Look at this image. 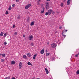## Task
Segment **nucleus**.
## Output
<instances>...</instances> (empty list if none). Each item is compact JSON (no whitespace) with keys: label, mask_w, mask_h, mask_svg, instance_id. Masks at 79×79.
Wrapping results in <instances>:
<instances>
[{"label":"nucleus","mask_w":79,"mask_h":79,"mask_svg":"<svg viewBox=\"0 0 79 79\" xmlns=\"http://www.w3.org/2000/svg\"><path fill=\"white\" fill-rule=\"evenodd\" d=\"M75 56H76V57H77V56H78V54H77Z\"/></svg>","instance_id":"e433bc0d"},{"label":"nucleus","mask_w":79,"mask_h":79,"mask_svg":"<svg viewBox=\"0 0 79 79\" xmlns=\"http://www.w3.org/2000/svg\"><path fill=\"white\" fill-rule=\"evenodd\" d=\"M34 21L32 22L30 24L31 26H33L34 24Z\"/></svg>","instance_id":"f8f14e48"},{"label":"nucleus","mask_w":79,"mask_h":79,"mask_svg":"<svg viewBox=\"0 0 79 79\" xmlns=\"http://www.w3.org/2000/svg\"><path fill=\"white\" fill-rule=\"evenodd\" d=\"M16 64V62H15V61L13 60L11 61V64Z\"/></svg>","instance_id":"1a4fd4ad"},{"label":"nucleus","mask_w":79,"mask_h":79,"mask_svg":"<svg viewBox=\"0 0 79 79\" xmlns=\"http://www.w3.org/2000/svg\"><path fill=\"white\" fill-rule=\"evenodd\" d=\"M16 2H19V0H16Z\"/></svg>","instance_id":"4c0bfd02"},{"label":"nucleus","mask_w":79,"mask_h":79,"mask_svg":"<svg viewBox=\"0 0 79 79\" xmlns=\"http://www.w3.org/2000/svg\"><path fill=\"white\" fill-rule=\"evenodd\" d=\"M17 18L18 19H19L20 18V15L18 16L17 17Z\"/></svg>","instance_id":"c756f323"},{"label":"nucleus","mask_w":79,"mask_h":79,"mask_svg":"<svg viewBox=\"0 0 79 79\" xmlns=\"http://www.w3.org/2000/svg\"><path fill=\"white\" fill-rule=\"evenodd\" d=\"M19 69H21V68H22V66H23V64H22V63L21 62H20L19 63Z\"/></svg>","instance_id":"39448f33"},{"label":"nucleus","mask_w":79,"mask_h":79,"mask_svg":"<svg viewBox=\"0 0 79 79\" xmlns=\"http://www.w3.org/2000/svg\"><path fill=\"white\" fill-rule=\"evenodd\" d=\"M33 37L34 36L33 35H31L30 36V37H29L28 38V39L30 40H31L32 39H33Z\"/></svg>","instance_id":"0eeeda50"},{"label":"nucleus","mask_w":79,"mask_h":79,"mask_svg":"<svg viewBox=\"0 0 79 79\" xmlns=\"http://www.w3.org/2000/svg\"><path fill=\"white\" fill-rule=\"evenodd\" d=\"M17 34H18V32H15V33H14L15 35H17Z\"/></svg>","instance_id":"72a5a7b5"},{"label":"nucleus","mask_w":79,"mask_h":79,"mask_svg":"<svg viewBox=\"0 0 79 79\" xmlns=\"http://www.w3.org/2000/svg\"><path fill=\"white\" fill-rule=\"evenodd\" d=\"M52 61H53V60H55V57H52Z\"/></svg>","instance_id":"b1692460"},{"label":"nucleus","mask_w":79,"mask_h":79,"mask_svg":"<svg viewBox=\"0 0 79 79\" xmlns=\"http://www.w3.org/2000/svg\"><path fill=\"white\" fill-rule=\"evenodd\" d=\"M51 47L52 48H55L56 47V44L55 43H53L51 45Z\"/></svg>","instance_id":"7ed1b4c3"},{"label":"nucleus","mask_w":79,"mask_h":79,"mask_svg":"<svg viewBox=\"0 0 79 79\" xmlns=\"http://www.w3.org/2000/svg\"><path fill=\"white\" fill-rule=\"evenodd\" d=\"M70 2H71V0H68L67 4V5H69L70 4Z\"/></svg>","instance_id":"423d86ee"},{"label":"nucleus","mask_w":79,"mask_h":79,"mask_svg":"<svg viewBox=\"0 0 79 79\" xmlns=\"http://www.w3.org/2000/svg\"><path fill=\"white\" fill-rule=\"evenodd\" d=\"M44 13V10H42L41 11V14H42V13Z\"/></svg>","instance_id":"bb28decb"},{"label":"nucleus","mask_w":79,"mask_h":79,"mask_svg":"<svg viewBox=\"0 0 79 79\" xmlns=\"http://www.w3.org/2000/svg\"><path fill=\"white\" fill-rule=\"evenodd\" d=\"M62 28H63V27H62L60 26V27H59V29H62Z\"/></svg>","instance_id":"ea45409f"},{"label":"nucleus","mask_w":79,"mask_h":79,"mask_svg":"<svg viewBox=\"0 0 79 79\" xmlns=\"http://www.w3.org/2000/svg\"><path fill=\"white\" fill-rule=\"evenodd\" d=\"M3 32H1V34H0V36H3Z\"/></svg>","instance_id":"a211bd4d"},{"label":"nucleus","mask_w":79,"mask_h":79,"mask_svg":"<svg viewBox=\"0 0 79 79\" xmlns=\"http://www.w3.org/2000/svg\"><path fill=\"white\" fill-rule=\"evenodd\" d=\"M61 6H63V3H61L60 4Z\"/></svg>","instance_id":"c85d7f7f"},{"label":"nucleus","mask_w":79,"mask_h":79,"mask_svg":"<svg viewBox=\"0 0 79 79\" xmlns=\"http://www.w3.org/2000/svg\"><path fill=\"white\" fill-rule=\"evenodd\" d=\"M67 31H68V30L66 29L64 30L63 31V32H67Z\"/></svg>","instance_id":"4be33fe9"},{"label":"nucleus","mask_w":79,"mask_h":79,"mask_svg":"<svg viewBox=\"0 0 79 79\" xmlns=\"http://www.w3.org/2000/svg\"><path fill=\"white\" fill-rule=\"evenodd\" d=\"M43 8H44V7H43Z\"/></svg>","instance_id":"603ef678"},{"label":"nucleus","mask_w":79,"mask_h":79,"mask_svg":"<svg viewBox=\"0 0 79 79\" xmlns=\"http://www.w3.org/2000/svg\"><path fill=\"white\" fill-rule=\"evenodd\" d=\"M28 20H29V19H28Z\"/></svg>","instance_id":"3c124183"},{"label":"nucleus","mask_w":79,"mask_h":79,"mask_svg":"<svg viewBox=\"0 0 79 79\" xmlns=\"http://www.w3.org/2000/svg\"><path fill=\"white\" fill-rule=\"evenodd\" d=\"M62 36H64V38H65V37H66V36L64 35V32H63L62 34Z\"/></svg>","instance_id":"2eb2a0df"},{"label":"nucleus","mask_w":79,"mask_h":79,"mask_svg":"<svg viewBox=\"0 0 79 79\" xmlns=\"http://www.w3.org/2000/svg\"><path fill=\"white\" fill-rule=\"evenodd\" d=\"M36 79H40V78H37Z\"/></svg>","instance_id":"de8ad7c7"},{"label":"nucleus","mask_w":79,"mask_h":79,"mask_svg":"<svg viewBox=\"0 0 79 79\" xmlns=\"http://www.w3.org/2000/svg\"><path fill=\"white\" fill-rule=\"evenodd\" d=\"M40 2V0H38V1H37V3L38 5H40V3H39Z\"/></svg>","instance_id":"4468645a"},{"label":"nucleus","mask_w":79,"mask_h":79,"mask_svg":"<svg viewBox=\"0 0 79 79\" xmlns=\"http://www.w3.org/2000/svg\"><path fill=\"white\" fill-rule=\"evenodd\" d=\"M11 79H16L15 77H12Z\"/></svg>","instance_id":"37998d69"},{"label":"nucleus","mask_w":79,"mask_h":79,"mask_svg":"<svg viewBox=\"0 0 79 79\" xmlns=\"http://www.w3.org/2000/svg\"><path fill=\"white\" fill-rule=\"evenodd\" d=\"M1 62H2V63H3V61H4V59H1Z\"/></svg>","instance_id":"5701e85b"},{"label":"nucleus","mask_w":79,"mask_h":79,"mask_svg":"<svg viewBox=\"0 0 79 79\" xmlns=\"http://www.w3.org/2000/svg\"><path fill=\"white\" fill-rule=\"evenodd\" d=\"M37 54H36L34 55L33 57V58L34 60H35V57H36V56H37Z\"/></svg>","instance_id":"9d476101"},{"label":"nucleus","mask_w":79,"mask_h":79,"mask_svg":"<svg viewBox=\"0 0 79 79\" xmlns=\"http://www.w3.org/2000/svg\"><path fill=\"white\" fill-rule=\"evenodd\" d=\"M47 44L48 45V44H49V43L48 42V43H47Z\"/></svg>","instance_id":"49530a36"},{"label":"nucleus","mask_w":79,"mask_h":79,"mask_svg":"<svg viewBox=\"0 0 79 79\" xmlns=\"http://www.w3.org/2000/svg\"><path fill=\"white\" fill-rule=\"evenodd\" d=\"M50 53H47L46 54V56H49V55H50Z\"/></svg>","instance_id":"dca6fc26"},{"label":"nucleus","mask_w":79,"mask_h":79,"mask_svg":"<svg viewBox=\"0 0 79 79\" xmlns=\"http://www.w3.org/2000/svg\"><path fill=\"white\" fill-rule=\"evenodd\" d=\"M23 58H24L25 59H26L27 57L25 55H24L23 56Z\"/></svg>","instance_id":"f3484780"},{"label":"nucleus","mask_w":79,"mask_h":79,"mask_svg":"<svg viewBox=\"0 0 79 79\" xmlns=\"http://www.w3.org/2000/svg\"><path fill=\"white\" fill-rule=\"evenodd\" d=\"M53 10L52 9H49L48 10V15H51V13L52 12Z\"/></svg>","instance_id":"20e7f679"},{"label":"nucleus","mask_w":79,"mask_h":79,"mask_svg":"<svg viewBox=\"0 0 79 79\" xmlns=\"http://www.w3.org/2000/svg\"><path fill=\"white\" fill-rule=\"evenodd\" d=\"M15 25H14L12 27L13 28H15Z\"/></svg>","instance_id":"f704fd0d"},{"label":"nucleus","mask_w":79,"mask_h":79,"mask_svg":"<svg viewBox=\"0 0 79 79\" xmlns=\"http://www.w3.org/2000/svg\"><path fill=\"white\" fill-rule=\"evenodd\" d=\"M31 46H34V43H32L31 44Z\"/></svg>","instance_id":"473e14b6"},{"label":"nucleus","mask_w":79,"mask_h":79,"mask_svg":"<svg viewBox=\"0 0 79 79\" xmlns=\"http://www.w3.org/2000/svg\"><path fill=\"white\" fill-rule=\"evenodd\" d=\"M54 14H55V12H53V13H52V14L53 15H54Z\"/></svg>","instance_id":"c03bdc74"},{"label":"nucleus","mask_w":79,"mask_h":79,"mask_svg":"<svg viewBox=\"0 0 79 79\" xmlns=\"http://www.w3.org/2000/svg\"><path fill=\"white\" fill-rule=\"evenodd\" d=\"M10 77H6L5 78V79H10Z\"/></svg>","instance_id":"393cba45"},{"label":"nucleus","mask_w":79,"mask_h":79,"mask_svg":"<svg viewBox=\"0 0 79 79\" xmlns=\"http://www.w3.org/2000/svg\"><path fill=\"white\" fill-rule=\"evenodd\" d=\"M28 20V19H27V20Z\"/></svg>","instance_id":"864d4df0"},{"label":"nucleus","mask_w":79,"mask_h":79,"mask_svg":"<svg viewBox=\"0 0 79 79\" xmlns=\"http://www.w3.org/2000/svg\"><path fill=\"white\" fill-rule=\"evenodd\" d=\"M23 37H26V35H23Z\"/></svg>","instance_id":"a19ab883"},{"label":"nucleus","mask_w":79,"mask_h":79,"mask_svg":"<svg viewBox=\"0 0 79 79\" xmlns=\"http://www.w3.org/2000/svg\"><path fill=\"white\" fill-rule=\"evenodd\" d=\"M31 6V4H29L27 5L25 7V9L26 10H27L30 6Z\"/></svg>","instance_id":"f03ea898"},{"label":"nucleus","mask_w":79,"mask_h":79,"mask_svg":"<svg viewBox=\"0 0 79 79\" xmlns=\"http://www.w3.org/2000/svg\"><path fill=\"white\" fill-rule=\"evenodd\" d=\"M6 33H5L3 37H4L5 38L6 37Z\"/></svg>","instance_id":"412c9836"},{"label":"nucleus","mask_w":79,"mask_h":79,"mask_svg":"<svg viewBox=\"0 0 79 79\" xmlns=\"http://www.w3.org/2000/svg\"><path fill=\"white\" fill-rule=\"evenodd\" d=\"M4 44L5 45H6V44H7V43H6V42H4Z\"/></svg>","instance_id":"c9c22d12"},{"label":"nucleus","mask_w":79,"mask_h":79,"mask_svg":"<svg viewBox=\"0 0 79 79\" xmlns=\"http://www.w3.org/2000/svg\"><path fill=\"white\" fill-rule=\"evenodd\" d=\"M15 4H13V5H12V6L13 7H14V6H15Z\"/></svg>","instance_id":"58836bf2"},{"label":"nucleus","mask_w":79,"mask_h":79,"mask_svg":"<svg viewBox=\"0 0 79 79\" xmlns=\"http://www.w3.org/2000/svg\"><path fill=\"white\" fill-rule=\"evenodd\" d=\"M44 49H42L40 51V53L41 54H44Z\"/></svg>","instance_id":"9b49d317"},{"label":"nucleus","mask_w":79,"mask_h":79,"mask_svg":"<svg viewBox=\"0 0 79 79\" xmlns=\"http://www.w3.org/2000/svg\"><path fill=\"white\" fill-rule=\"evenodd\" d=\"M8 11H6V15H8Z\"/></svg>","instance_id":"2f4dec72"},{"label":"nucleus","mask_w":79,"mask_h":79,"mask_svg":"<svg viewBox=\"0 0 79 79\" xmlns=\"http://www.w3.org/2000/svg\"><path fill=\"white\" fill-rule=\"evenodd\" d=\"M2 56L3 57H5V54H2Z\"/></svg>","instance_id":"7c9ffc66"},{"label":"nucleus","mask_w":79,"mask_h":79,"mask_svg":"<svg viewBox=\"0 0 79 79\" xmlns=\"http://www.w3.org/2000/svg\"><path fill=\"white\" fill-rule=\"evenodd\" d=\"M3 54H0V55L1 56V55H2V56Z\"/></svg>","instance_id":"a18cd8bd"},{"label":"nucleus","mask_w":79,"mask_h":79,"mask_svg":"<svg viewBox=\"0 0 79 79\" xmlns=\"http://www.w3.org/2000/svg\"><path fill=\"white\" fill-rule=\"evenodd\" d=\"M46 10H48L49 9V3L48 2H46Z\"/></svg>","instance_id":"f257e3e1"},{"label":"nucleus","mask_w":79,"mask_h":79,"mask_svg":"<svg viewBox=\"0 0 79 79\" xmlns=\"http://www.w3.org/2000/svg\"><path fill=\"white\" fill-rule=\"evenodd\" d=\"M45 70L46 74H48V73H49V72H48V71L47 69L45 68Z\"/></svg>","instance_id":"6e6552de"},{"label":"nucleus","mask_w":79,"mask_h":79,"mask_svg":"<svg viewBox=\"0 0 79 79\" xmlns=\"http://www.w3.org/2000/svg\"><path fill=\"white\" fill-rule=\"evenodd\" d=\"M66 0H64L63 2H66Z\"/></svg>","instance_id":"79ce46f5"},{"label":"nucleus","mask_w":79,"mask_h":79,"mask_svg":"<svg viewBox=\"0 0 79 79\" xmlns=\"http://www.w3.org/2000/svg\"><path fill=\"white\" fill-rule=\"evenodd\" d=\"M78 55H79V53H78Z\"/></svg>","instance_id":"8fccbe9b"},{"label":"nucleus","mask_w":79,"mask_h":79,"mask_svg":"<svg viewBox=\"0 0 79 79\" xmlns=\"http://www.w3.org/2000/svg\"><path fill=\"white\" fill-rule=\"evenodd\" d=\"M48 12H47L46 13L45 15H46V16H47V15H48Z\"/></svg>","instance_id":"a878e982"},{"label":"nucleus","mask_w":79,"mask_h":79,"mask_svg":"<svg viewBox=\"0 0 79 79\" xmlns=\"http://www.w3.org/2000/svg\"><path fill=\"white\" fill-rule=\"evenodd\" d=\"M11 10V6H9V7L8 10Z\"/></svg>","instance_id":"aec40b11"},{"label":"nucleus","mask_w":79,"mask_h":79,"mask_svg":"<svg viewBox=\"0 0 79 79\" xmlns=\"http://www.w3.org/2000/svg\"><path fill=\"white\" fill-rule=\"evenodd\" d=\"M47 1H50V0H46Z\"/></svg>","instance_id":"09e8293b"},{"label":"nucleus","mask_w":79,"mask_h":79,"mask_svg":"<svg viewBox=\"0 0 79 79\" xmlns=\"http://www.w3.org/2000/svg\"><path fill=\"white\" fill-rule=\"evenodd\" d=\"M76 73L77 74H79V70L77 71Z\"/></svg>","instance_id":"cd10ccee"},{"label":"nucleus","mask_w":79,"mask_h":79,"mask_svg":"<svg viewBox=\"0 0 79 79\" xmlns=\"http://www.w3.org/2000/svg\"><path fill=\"white\" fill-rule=\"evenodd\" d=\"M27 64H28V65H30L31 66H32V64L29 62L27 63Z\"/></svg>","instance_id":"ddd939ff"},{"label":"nucleus","mask_w":79,"mask_h":79,"mask_svg":"<svg viewBox=\"0 0 79 79\" xmlns=\"http://www.w3.org/2000/svg\"><path fill=\"white\" fill-rule=\"evenodd\" d=\"M27 56L29 57H31V54L28 53L27 54Z\"/></svg>","instance_id":"6ab92c4d"}]
</instances>
